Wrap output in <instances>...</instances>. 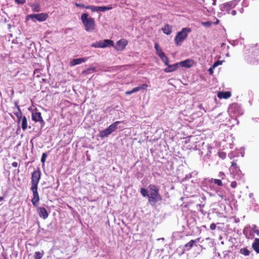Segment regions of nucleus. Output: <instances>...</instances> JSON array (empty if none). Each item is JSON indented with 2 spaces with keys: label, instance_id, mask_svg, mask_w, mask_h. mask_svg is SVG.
Returning <instances> with one entry per match:
<instances>
[{
  "label": "nucleus",
  "instance_id": "obj_35",
  "mask_svg": "<svg viewBox=\"0 0 259 259\" xmlns=\"http://www.w3.org/2000/svg\"><path fill=\"white\" fill-rule=\"evenodd\" d=\"M202 25L206 27H210L212 23L210 21H207L202 22Z\"/></svg>",
  "mask_w": 259,
  "mask_h": 259
},
{
  "label": "nucleus",
  "instance_id": "obj_37",
  "mask_svg": "<svg viewBox=\"0 0 259 259\" xmlns=\"http://www.w3.org/2000/svg\"><path fill=\"white\" fill-rule=\"evenodd\" d=\"M75 6L77 7H79V8H84L85 7V5L83 4H81V3H75Z\"/></svg>",
  "mask_w": 259,
  "mask_h": 259
},
{
  "label": "nucleus",
  "instance_id": "obj_4",
  "mask_svg": "<svg viewBox=\"0 0 259 259\" xmlns=\"http://www.w3.org/2000/svg\"><path fill=\"white\" fill-rule=\"evenodd\" d=\"M41 172L38 169L34 171L31 174V188H37L38 184L40 179Z\"/></svg>",
  "mask_w": 259,
  "mask_h": 259
},
{
  "label": "nucleus",
  "instance_id": "obj_32",
  "mask_svg": "<svg viewBox=\"0 0 259 259\" xmlns=\"http://www.w3.org/2000/svg\"><path fill=\"white\" fill-rule=\"evenodd\" d=\"M91 46L95 48H101L100 41L92 44Z\"/></svg>",
  "mask_w": 259,
  "mask_h": 259
},
{
  "label": "nucleus",
  "instance_id": "obj_22",
  "mask_svg": "<svg viewBox=\"0 0 259 259\" xmlns=\"http://www.w3.org/2000/svg\"><path fill=\"white\" fill-rule=\"evenodd\" d=\"M44 254V250L36 251L34 253V257L35 259H41Z\"/></svg>",
  "mask_w": 259,
  "mask_h": 259
},
{
  "label": "nucleus",
  "instance_id": "obj_27",
  "mask_svg": "<svg viewBox=\"0 0 259 259\" xmlns=\"http://www.w3.org/2000/svg\"><path fill=\"white\" fill-rule=\"evenodd\" d=\"M96 71V68L95 67H91L89 68L82 71L83 74H88L90 73L91 72H94Z\"/></svg>",
  "mask_w": 259,
  "mask_h": 259
},
{
  "label": "nucleus",
  "instance_id": "obj_46",
  "mask_svg": "<svg viewBox=\"0 0 259 259\" xmlns=\"http://www.w3.org/2000/svg\"><path fill=\"white\" fill-rule=\"evenodd\" d=\"M133 93V90H132L131 91H126L125 93V95H131V94H132Z\"/></svg>",
  "mask_w": 259,
  "mask_h": 259
},
{
  "label": "nucleus",
  "instance_id": "obj_21",
  "mask_svg": "<svg viewBox=\"0 0 259 259\" xmlns=\"http://www.w3.org/2000/svg\"><path fill=\"white\" fill-rule=\"evenodd\" d=\"M163 32L169 35L171 33V27L168 25H165L162 28Z\"/></svg>",
  "mask_w": 259,
  "mask_h": 259
},
{
  "label": "nucleus",
  "instance_id": "obj_24",
  "mask_svg": "<svg viewBox=\"0 0 259 259\" xmlns=\"http://www.w3.org/2000/svg\"><path fill=\"white\" fill-rule=\"evenodd\" d=\"M240 253L245 256H248L249 255L250 251L246 248H242L240 249Z\"/></svg>",
  "mask_w": 259,
  "mask_h": 259
},
{
  "label": "nucleus",
  "instance_id": "obj_1",
  "mask_svg": "<svg viewBox=\"0 0 259 259\" xmlns=\"http://www.w3.org/2000/svg\"><path fill=\"white\" fill-rule=\"evenodd\" d=\"M149 190V202L152 205H154L159 201L161 200V196L159 193V189L155 185H150L148 187Z\"/></svg>",
  "mask_w": 259,
  "mask_h": 259
},
{
  "label": "nucleus",
  "instance_id": "obj_36",
  "mask_svg": "<svg viewBox=\"0 0 259 259\" xmlns=\"http://www.w3.org/2000/svg\"><path fill=\"white\" fill-rule=\"evenodd\" d=\"M221 64H222V62L221 61H218L215 62L213 64V65L212 66V68H215L216 67H217L218 66L220 65Z\"/></svg>",
  "mask_w": 259,
  "mask_h": 259
},
{
  "label": "nucleus",
  "instance_id": "obj_7",
  "mask_svg": "<svg viewBox=\"0 0 259 259\" xmlns=\"http://www.w3.org/2000/svg\"><path fill=\"white\" fill-rule=\"evenodd\" d=\"M31 190L32 191L33 196L31 200V202L35 207H37L39 200V197L37 192V188H31Z\"/></svg>",
  "mask_w": 259,
  "mask_h": 259
},
{
  "label": "nucleus",
  "instance_id": "obj_14",
  "mask_svg": "<svg viewBox=\"0 0 259 259\" xmlns=\"http://www.w3.org/2000/svg\"><path fill=\"white\" fill-rule=\"evenodd\" d=\"M231 96V94L230 92H220L218 93V97L220 99H228Z\"/></svg>",
  "mask_w": 259,
  "mask_h": 259
},
{
  "label": "nucleus",
  "instance_id": "obj_44",
  "mask_svg": "<svg viewBox=\"0 0 259 259\" xmlns=\"http://www.w3.org/2000/svg\"><path fill=\"white\" fill-rule=\"evenodd\" d=\"M154 48L156 51L160 48V47H159V45L157 43H155Z\"/></svg>",
  "mask_w": 259,
  "mask_h": 259
},
{
  "label": "nucleus",
  "instance_id": "obj_47",
  "mask_svg": "<svg viewBox=\"0 0 259 259\" xmlns=\"http://www.w3.org/2000/svg\"><path fill=\"white\" fill-rule=\"evenodd\" d=\"M23 117V116H22V115H21V116L20 117H17L18 118V123H20V122L22 120Z\"/></svg>",
  "mask_w": 259,
  "mask_h": 259
},
{
  "label": "nucleus",
  "instance_id": "obj_34",
  "mask_svg": "<svg viewBox=\"0 0 259 259\" xmlns=\"http://www.w3.org/2000/svg\"><path fill=\"white\" fill-rule=\"evenodd\" d=\"M148 85L147 84H143L139 86L140 90H146L147 88H148Z\"/></svg>",
  "mask_w": 259,
  "mask_h": 259
},
{
  "label": "nucleus",
  "instance_id": "obj_28",
  "mask_svg": "<svg viewBox=\"0 0 259 259\" xmlns=\"http://www.w3.org/2000/svg\"><path fill=\"white\" fill-rule=\"evenodd\" d=\"M111 9V7H105V6L98 7V6L97 12H98V11L104 12L105 11L110 10Z\"/></svg>",
  "mask_w": 259,
  "mask_h": 259
},
{
  "label": "nucleus",
  "instance_id": "obj_39",
  "mask_svg": "<svg viewBox=\"0 0 259 259\" xmlns=\"http://www.w3.org/2000/svg\"><path fill=\"white\" fill-rule=\"evenodd\" d=\"M237 186V184L235 181H233L231 183V187L232 188H235Z\"/></svg>",
  "mask_w": 259,
  "mask_h": 259
},
{
  "label": "nucleus",
  "instance_id": "obj_6",
  "mask_svg": "<svg viewBox=\"0 0 259 259\" xmlns=\"http://www.w3.org/2000/svg\"><path fill=\"white\" fill-rule=\"evenodd\" d=\"M29 110L31 111L32 119L35 122H39L41 124V127L43 126L44 121L41 115V113L37 111V110L35 109L34 110H32L30 108Z\"/></svg>",
  "mask_w": 259,
  "mask_h": 259
},
{
  "label": "nucleus",
  "instance_id": "obj_25",
  "mask_svg": "<svg viewBox=\"0 0 259 259\" xmlns=\"http://www.w3.org/2000/svg\"><path fill=\"white\" fill-rule=\"evenodd\" d=\"M140 192L143 197H148L149 198V190H147L145 188H141L140 190Z\"/></svg>",
  "mask_w": 259,
  "mask_h": 259
},
{
  "label": "nucleus",
  "instance_id": "obj_15",
  "mask_svg": "<svg viewBox=\"0 0 259 259\" xmlns=\"http://www.w3.org/2000/svg\"><path fill=\"white\" fill-rule=\"evenodd\" d=\"M230 170L232 172H234L235 171H238V172L239 173V174H238V177L239 178H241L240 174L241 175V172L240 170H239V167L237 165V163L235 161H233L232 162V164H231V167L230 168Z\"/></svg>",
  "mask_w": 259,
  "mask_h": 259
},
{
  "label": "nucleus",
  "instance_id": "obj_50",
  "mask_svg": "<svg viewBox=\"0 0 259 259\" xmlns=\"http://www.w3.org/2000/svg\"><path fill=\"white\" fill-rule=\"evenodd\" d=\"M231 14L233 15V16H235L236 15V11L235 10H233L231 12Z\"/></svg>",
  "mask_w": 259,
  "mask_h": 259
},
{
  "label": "nucleus",
  "instance_id": "obj_40",
  "mask_svg": "<svg viewBox=\"0 0 259 259\" xmlns=\"http://www.w3.org/2000/svg\"><path fill=\"white\" fill-rule=\"evenodd\" d=\"M98 6H92L91 11L92 12H97Z\"/></svg>",
  "mask_w": 259,
  "mask_h": 259
},
{
  "label": "nucleus",
  "instance_id": "obj_19",
  "mask_svg": "<svg viewBox=\"0 0 259 259\" xmlns=\"http://www.w3.org/2000/svg\"><path fill=\"white\" fill-rule=\"evenodd\" d=\"M21 123V127L23 131H25L28 127L27 119L26 116H23L22 120L20 122Z\"/></svg>",
  "mask_w": 259,
  "mask_h": 259
},
{
  "label": "nucleus",
  "instance_id": "obj_29",
  "mask_svg": "<svg viewBox=\"0 0 259 259\" xmlns=\"http://www.w3.org/2000/svg\"><path fill=\"white\" fill-rule=\"evenodd\" d=\"M210 182L212 183V182L214 183L215 184H217L219 186H221L223 185L222 181L219 179H211L210 180Z\"/></svg>",
  "mask_w": 259,
  "mask_h": 259
},
{
  "label": "nucleus",
  "instance_id": "obj_55",
  "mask_svg": "<svg viewBox=\"0 0 259 259\" xmlns=\"http://www.w3.org/2000/svg\"><path fill=\"white\" fill-rule=\"evenodd\" d=\"M3 197H0V202H1L2 200H3Z\"/></svg>",
  "mask_w": 259,
  "mask_h": 259
},
{
  "label": "nucleus",
  "instance_id": "obj_45",
  "mask_svg": "<svg viewBox=\"0 0 259 259\" xmlns=\"http://www.w3.org/2000/svg\"><path fill=\"white\" fill-rule=\"evenodd\" d=\"M18 163L17 162H13L12 163V165L13 167H17L18 166Z\"/></svg>",
  "mask_w": 259,
  "mask_h": 259
},
{
  "label": "nucleus",
  "instance_id": "obj_5",
  "mask_svg": "<svg viewBox=\"0 0 259 259\" xmlns=\"http://www.w3.org/2000/svg\"><path fill=\"white\" fill-rule=\"evenodd\" d=\"M48 17V15L47 13H40L37 14H30L27 16V20L31 19L35 22L37 20L39 22L45 21Z\"/></svg>",
  "mask_w": 259,
  "mask_h": 259
},
{
  "label": "nucleus",
  "instance_id": "obj_17",
  "mask_svg": "<svg viewBox=\"0 0 259 259\" xmlns=\"http://www.w3.org/2000/svg\"><path fill=\"white\" fill-rule=\"evenodd\" d=\"M252 247L257 253H259V239L255 238L252 244Z\"/></svg>",
  "mask_w": 259,
  "mask_h": 259
},
{
  "label": "nucleus",
  "instance_id": "obj_48",
  "mask_svg": "<svg viewBox=\"0 0 259 259\" xmlns=\"http://www.w3.org/2000/svg\"><path fill=\"white\" fill-rule=\"evenodd\" d=\"M256 228V227H255V226H254V229H253L254 232L255 233H256V234H257V235H259V231H258V230L256 229V228Z\"/></svg>",
  "mask_w": 259,
  "mask_h": 259
},
{
  "label": "nucleus",
  "instance_id": "obj_54",
  "mask_svg": "<svg viewBox=\"0 0 259 259\" xmlns=\"http://www.w3.org/2000/svg\"><path fill=\"white\" fill-rule=\"evenodd\" d=\"M219 22V20L218 19H217V21L214 22V24H218Z\"/></svg>",
  "mask_w": 259,
  "mask_h": 259
},
{
  "label": "nucleus",
  "instance_id": "obj_12",
  "mask_svg": "<svg viewBox=\"0 0 259 259\" xmlns=\"http://www.w3.org/2000/svg\"><path fill=\"white\" fill-rule=\"evenodd\" d=\"M88 60V58H77L73 59L70 62V65L71 66H74L76 65L80 64L81 63L84 62Z\"/></svg>",
  "mask_w": 259,
  "mask_h": 259
},
{
  "label": "nucleus",
  "instance_id": "obj_10",
  "mask_svg": "<svg viewBox=\"0 0 259 259\" xmlns=\"http://www.w3.org/2000/svg\"><path fill=\"white\" fill-rule=\"evenodd\" d=\"M37 212L39 214V216L44 220L46 219L48 217L49 214L46 208H45L44 207H38Z\"/></svg>",
  "mask_w": 259,
  "mask_h": 259
},
{
  "label": "nucleus",
  "instance_id": "obj_33",
  "mask_svg": "<svg viewBox=\"0 0 259 259\" xmlns=\"http://www.w3.org/2000/svg\"><path fill=\"white\" fill-rule=\"evenodd\" d=\"M47 157V155L46 153H43L42 154V156H41V162L42 163H45V162L46 161V158Z\"/></svg>",
  "mask_w": 259,
  "mask_h": 259
},
{
  "label": "nucleus",
  "instance_id": "obj_43",
  "mask_svg": "<svg viewBox=\"0 0 259 259\" xmlns=\"http://www.w3.org/2000/svg\"><path fill=\"white\" fill-rule=\"evenodd\" d=\"M214 68H212V66H211V67H210V68L208 69V72H209V73L210 74V75H212L213 73V69Z\"/></svg>",
  "mask_w": 259,
  "mask_h": 259
},
{
  "label": "nucleus",
  "instance_id": "obj_20",
  "mask_svg": "<svg viewBox=\"0 0 259 259\" xmlns=\"http://www.w3.org/2000/svg\"><path fill=\"white\" fill-rule=\"evenodd\" d=\"M121 121H117L116 122H115L114 123L111 124L109 127L108 128H109V130L110 131V132L111 133H112L113 132H114V131H115L117 128V125L120 123H121Z\"/></svg>",
  "mask_w": 259,
  "mask_h": 259
},
{
  "label": "nucleus",
  "instance_id": "obj_9",
  "mask_svg": "<svg viewBox=\"0 0 259 259\" xmlns=\"http://www.w3.org/2000/svg\"><path fill=\"white\" fill-rule=\"evenodd\" d=\"M233 2H229L224 3L220 6V9L222 11H227L229 13L234 6H233Z\"/></svg>",
  "mask_w": 259,
  "mask_h": 259
},
{
  "label": "nucleus",
  "instance_id": "obj_31",
  "mask_svg": "<svg viewBox=\"0 0 259 259\" xmlns=\"http://www.w3.org/2000/svg\"><path fill=\"white\" fill-rule=\"evenodd\" d=\"M156 51L157 55H158V56L160 58L165 55V54L163 52L161 48H159V49H158L157 50H156Z\"/></svg>",
  "mask_w": 259,
  "mask_h": 259
},
{
  "label": "nucleus",
  "instance_id": "obj_38",
  "mask_svg": "<svg viewBox=\"0 0 259 259\" xmlns=\"http://www.w3.org/2000/svg\"><path fill=\"white\" fill-rule=\"evenodd\" d=\"M15 1L18 4H20V5H22L26 3V0H15Z\"/></svg>",
  "mask_w": 259,
  "mask_h": 259
},
{
  "label": "nucleus",
  "instance_id": "obj_42",
  "mask_svg": "<svg viewBox=\"0 0 259 259\" xmlns=\"http://www.w3.org/2000/svg\"><path fill=\"white\" fill-rule=\"evenodd\" d=\"M133 93L137 92L140 91V89L139 86L136 88H134L132 89Z\"/></svg>",
  "mask_w": 259,
  "mask_h": 259
},
{
  "label": "nucleus",
  "instance_id": "obj_53",
  "mask_svg": "<svg viewBox=\"0 0 259 259\" xmlns=\"http://www.w3.org/2000/svg\"><path fill=\"white\" fill-rule=\"evenodd\" d=\"M220 156L222 158H224L225 157V154H221Z\"/></svg>",
  "mask_w": 259,
  "mask_h": 259
},
{
  "label": "nucleus",
  "instance_id": "obj_3",
  "mask_svg": "<svg viewBox=\"0 0 259 259\" xmlns=\"http://www.w3.org/2000/svg\"><path fill=\"white\" fill-rule=\"evenodd\" d=\"M191 32V29L190 28H183L181 31L178 32L177 33L176 36L175 38V44L177 46H180L182 42L186 39L188 36V34Z\"/></svg>",
  "mask_w": 259,
  "mask_h": 259
},
{
  "label": "nucleus",
  "instance_id": "obj_30",
  "mask_svg": "<svg viewBox=\"0 0 259 259\" xmlns=\"http://www.w3.org/2000/svg\"><path fill=\"white\" fill-rule=\"evenodd\" d=\"M161 60L164 62L165 65L167 66L168 65V58L165 56V55H163L160 58Z\"/></svg>",
  "mask_w": 259,
  "mask_h": 259
},
{
  "label": "nucleus",
  "instance_id": "obj_2",
  "mask_svg": "<svg viewBox=\"0 0 259 259\" xmlns=\"http://www.w3.org/2000/svg\"><path fill=\"white\" fill-rule=\"evenodd\" d=\"M80 20L83 24L86 31H92L95 29V20L93 18L90 17L88 13H83L81 15Z\"/></svg>",
  "mask_w": 259,
  "mask_h": 259
},
{
  "label": "nucleus",
  "instance_id": "obj_52",
  "mask_svg": "<svg viewBox=\"0 0 259 259\" xmlns=\"http://www.w3.org/2000/svg\"><path fill=\"white\" fill-rule=\"evenodd\" d=\"M212 1V5L215 6L216 5V0H211Z\"/></svg>",
  "mask_w": 259,
  "mask_h": 259
},
{
  "label": "nucleus",
  "instance_id": "obj_11",
  "mask_svg": "<svg viewBox=\"0 0 259 259\" xmlns=\"http://www.w3.org/2000/svg\"><path fill=\"white\" fill-rule=\"evenodd\" d=\"M101 48H105L110 46H114V42L110 39H105L100 41Z\"/></svg>",
  "mask_w": 259,
  "mask_h": 259
},
{
  "label": "nucleus",
  "instance_id": "obj_41",
  "mask_svg": "<svg viewBox=\"0 0 259 259\" xmlns=\"http://www.w3.org/2000/svg\"><path fill=\"white\" fill-rule=\"evenodd\" d=\"M216 228V225L214 223H212L210 224V229L211 230H215Z\"/></svg>",
  "mask_w": 259,
  "mask_h": 259
},
{
  "label": "nucleus",
  "instance_id": "obj_26",
  "mask_svg": "<svg viewBox=\"0 0 259 259\" xmlns=\"http://www.w3.org/2000/svg\"><path fill=\"white\" fill-rule=\"evenodd\" d=\"M16 105L17 106V111L14 112V113L17 117H20L21 115H22V113L21 111L19 106L17 105V104H16Z\"/></svg>",
  "mask_w": 259,
  "mask_h": 259
},
{
  "label": "nucleus",
  "instance_id": "obj_23",
  "mask_svg": "<svg viewBox=\"0 0 259 259\" xmlns=\"http://www.w3.org/2000/svg\"><path fill=\"white\" fill-rule=\"evenodd\" d=\"M111 133V132L109 130V128L108 127L107 128L101 132V133H100L101 137H106V136H108L109 135H110Z\"/></svg>",
  "mask_w": 259,
  "mask_h": 259
},
{
  "label": "nucleus",
  "instance_id": "obj_8",
  "mask_svg": "<svg viewBox=\"0 0 259 259\" xmlns=\"http://www.w3.org/2000/svg\"><path fill=\"white\" fill-rule=\"evenodd\" d=\"M127 44V41L126 40L124 39H120L117 41L115 48L117 51H121L125 49V47Z\"/></svg>",
  "mask_w": 259,
  "mask_h": 259
},
{
  "label": "nucleus",
  "instance_id": "obj_16",
  "mask_svg": "<svg viewBox=\"0 0 259 259\" xmlns=\"http://www.w3.org/2000/svg\"><path fill=\"white\" fill-rule=\"evenodd\" d=\"M179 64L182 67L190 68L192 66V61L190 60L187 59L181 62Z\"/></svg>",
  "mask_w": 259,
  "mask_h": 259
},
{
  "label": "nucleus",
  "instance_id": "obj_49",
  "mask_svg": "<svg viewBox=\"0 0 259 259\" xmlns=\"http://www.w3.org/2000/svg\"><path fill=\"white\" fill-rule=\"evenodd\" d=\"M224 176L225 175L223 172H221L219 173V177H221L222 179H223Z\"/></svg>",
  "mask_w": 259,
  "mask_h": 259
},
{
  "label": "nucleus",
  "instance_id": "obj_51",
  "mask_svg": "<svg viewBox=\"0 0 259 259\" xmlns=\"http://www.w3.org/2000/svg\"><path fill=\"white\" fill-rule=\"evenodd\" d=\"M91 7L92 6H85L84 8L91 10Z\"/></svg>",
  "mask_w": 259,
  "mask_h": 259
},
{
  "label": "nucleus",
  "instance_id": "obj_13",
  "mask_svg": "<svg viewBox=\"0 0 259 259\" xmlns=\"http://www.w3.org/2000/svg\"><path fill=\"white\" fill-rule=\"evenodd\" d=\"M179 65V63H176L173 65L168 64L167 67L164 69V71L166 73L174 71L178 69Z\"/></svg>",
  "mask_w": 259,
  "mask_h": 259
},
{
  "label": "nucleus",
  "instance_id": "obj_18",
  "mask_svg": "<svg viewBox=\"0 0 259 259\" xmlns=\"http://www.w3.org/2000/svg\"><path fill=\"white\" fill-rule=\"evenodd\" d=\"M199 239L198 238L196 240H191L188 243L185 245V248L186 250H189L193 246L194 243L199 241Z\"/></svg>",
  "mask_w": 259,
  "mask_h": 259
}]
</instances>
